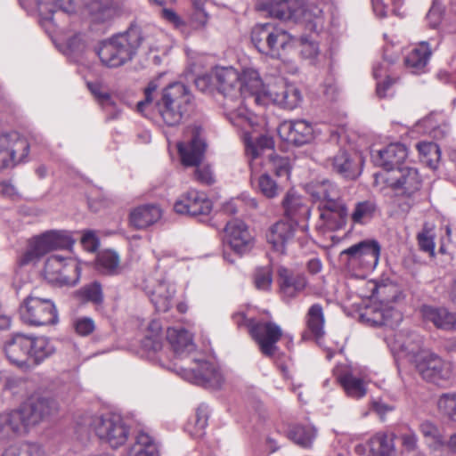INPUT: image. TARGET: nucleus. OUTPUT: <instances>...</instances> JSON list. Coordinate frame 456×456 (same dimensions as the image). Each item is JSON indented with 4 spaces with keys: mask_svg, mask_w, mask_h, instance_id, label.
<instances>
[{
    "mask_svg": "<svg viewBox=\"0 0 456 456\" xmlns=\"http://www.w3.org/2000/svg\"><path fill=\"white\" fill-rule=\"evenodd\" d=\"M167 339L177 356L182 357L195 350L191 335L183 328H168Z\"/></svg>",
    "mask_w": 456,
    "mask_h": 456,
    "instance_id": "obj_34",
    "label": "nucleus"
},
{
    "mask_svg": "<svg viewBox=\"0 0 456 456\" xmlns=\"http://www.w3.org/2000/svg\"><path fill=\"white\" fill-rule=\"evenodd\" d=\"M224 232L227 243L237 254L243 255L253 248V237L241 220L233 219L229 221L225 225Z\"/></svg>",
    "mask_w": 456,
    "mask_h": 456,
    "instance_id": "obj_21",
    "label": "nucleus"
},
{
    "mask_svg": "<svg viewBox=\"0 0 456 456\" xmlns=\"http://www.w3.org/2000/svg\"><path fill=\"white\" fill-rule=\"evenodd\" d=\"M269 12L280 20L305 22L311 31L318 32L323 27L322 10L318 6H306L302 0L273 2L269 6Z\"/></svg>",
    "mask_w": 456,
    "mask_h": 456,
    "instance_id": "obj_5",
    "label": "nucleus"
},
{
    "mask_svg": "<svg viewBox=\"0 0 456 456\" xmlns=\"http://www.w3.org/2000/svg\"><path fill=\"white\" fill-rule=\"evenodd\" d=\"M161 215V209L157 205L145 204L134 208L129 220L136 229H144L158 222Z\"/></svg>",
    "mask_w": 456,
    "mask_h": 456,
    "instance_id": "obj_32",
    "label": "nucleus"
},
{
    "mask_svg": "<svg viewBox=\"0 0 456 456\" xmlns=\"http://www.w3.org/2000/svg\"><path fill=\"white\" fill-rule=\"evenodd\" d=\"M174 209L178 214L207 216L211 212L212 203L204 192L190 190L176 200Z\"/></svg>",
    "mask_w": 456,
    "mask_h": 456,
    "instance_id": "obj_20",
    "label": "nucleus"
},
{
    "mask_svg": "<svg viewBox=\"0 0 456 456\" xmlns=\"http://www.w3.org/2000/svg\"><path fill=\"white\" fill-rule=\"evenodd\" d=\"M385 180L389 187L407 197L417 192L422 183L418 169L410 166L397 167L387 174Z\"/></svg>",
    "mask_w": 456,
    "mask_h": 456,
    "instance_id": "obj_17",
    "label": "nucleus"
},
{
    "mask_svg": "<svg viewBox=\"0 0 456 456\" xmlns=\"http://www.w3.org/2000/svg\"><path fill=\"white\" fill-rule=\"evenodd\" d=\"M138 37L136 31L127 28L125 32L102 41L96 49L102 65L118 68L132 61L135 56Z\"/></svg>",
    "mask_w": 456,
    "mask_h": 456,
    "instance_id": "obj_4",
    "label": "nucleus"
},
{
    "mask_svg": "<svg viewBox=\"0 0 456 456\" xmlns=\"http://www.w3.org/2000/svg\"><path fill=\"white\" fill-rule=\"evenodd\" d=\"M206 150V142L200 136V129L193 131L189 143H178V151L184 166H197L195 179L202 184L210 185L215 183L213 171L208 166H199Z\"/></svg>",
    "mask_w": 456,
    "mask_h": 456,
    "instance_id": "obj_7",
    "label": "nucleus"
},
{
    "mask_svg": "<svg viewBox=\"0 0 456 456\" xmlns=\"http://www.w3.org/2000/svg\"><path fill=\"white\" fill-rule=\"evenodd\" d=\"M128 456H159L156 443L145 432H139L134 443L127 450Z\"/></svg>",
    "mask_w": 456,
    "mask_h": 456,
    "instance_id": "obj_42",
    "label": "nucleus"
},
{
    "mask_svg": "<svg viewBox=\"0 0 456 456\" xmlns=\"http://www.w3.org/2000/svg\"><path fill=\"white\" fill-rule=\"evenodd\" d=\"M159 88L158 80H151L144 89L145 99L137 103V110L140 112H143L145 109L152 103L154 99V94Z\"/></svg>",
    "mask_w": 456,
    "mask_h": 456,
    "instance_id": "obj_61",
    "label": "nucleus"
},
{
    "mask_svg": "<svg viewBox=\"0 0 456 456\" xmlns=\"http://www.w3.org/2000/svg\"><path fill=\"white\" fill-rule=\"evenodd\" d=\"M278 282L281 296L287 303L298 297L307 286L304 274L295 273L285 267L278 270Z\"/></svg>",
    "mask_w": 456,
    "mask_h": 456,
    "instance_id": "obj_23",
    "label": "nucleus"
},
{
    "mask_svg": "<svg viewBox=\"0 0 456 456\" xmlns=\"http://www.w3.org/2000/svg\"><path fill=\"white\" fill-rule=\"evenodd\" d=\"M437 410L444 417L456 418V393H444L437 399Z\"/></svg>",
    "mask_w": 456,
    "mask_h": 456,
    "instance_id": "obj_54",
    "label": "nucleus"
},
{
    "mask_svg": "<svg viewBox=\"0 0 456 456\" xmlns=\"http://www.w3.org/2000/svg\"><path fill=\"white\" fill-rule=\"evenodd\" d=\"M273 282L272 269L270 266L258 267L255 271L254 283L257 289L268 290Z\"/></svg>",
    "mask_w": 456,
    "mask_h": 456,
    "instance_id": "obj_58",
    "label": "nucleus"
},
{
    "mask_svg": "<svg viewBox=\"0 0 456 456\" xmlns=\"http://www.w3.org/2000/svg\"><path fill=\"white\" fill-rule=\"evenodd\" d=\"M208 419V408L200 405L192 419L186 423L184 429L191 437L200 438L205 434Z\"/></svg>",
    "mask_w": 456,
    "mask_h": 456,
    "instance_id": "obj_46",
    "label": "nucleus"
},
{
    "mask_svg": "<svg viewBox=\"0 0 456 456\" xmlns=\"http://www.w3.org/2000/svg\"><path fill=\"white\" fill-rule=\"evenodd\" d=\"M248 329L261 353L268 357L273 356L278 350L276 344L282 337L281 328L273 322L250 321Z\"/></svg>",
    "mask_w": 456,
    "mask_h": 456,
    "instance_id": "obj_14",
    "label": "nucleus"
},
{
    "mask_svg": "<svg viewBox=\"0 0 456 456\" xmlns=\"http://www.w3.org/2000/svg\"><path fill=\"white\" fill-rule=\"evenodd\" d=\"M296 228L292 222L278 221L269 228L266 233L267 242L274 251L279 254H285L286 246L292 240Z\"/></svg>",
    "mask_w": 456,
    "mask_h": 456,
    "instance_id": "obj_25",
    "label": "nucleus"
},
{
    "mask_svg": "<svg viewBox=\"0 0 456 456\" xmlns=\"http://www.w3.org/2000/svg\"><path fill=\"white\" fill-rule=\"evenodd\" d=\"M71 245V238L66 232L49 231L34 240L29 248L20 256L19 262L21 265H25L38 260L49 251L67 248Z\"/></svg>",
    "mask_w": 456,
    "mask_h": 456,
    "instance_id": "obj_10",
    "label": "nucleus"
},
{
    "mask_svg": "<svg viewBox=\"0 0 456 456\" xmlns=\"http://www.w3.org/2000/svg\"><path fill=\"white\" fill-rule=\"evenodd\" d=\"M251 41L259 53L278 59L289 43L290 36L270 23L258 24L252 29Z\"/></svg>",
    "mask_w": 456,
    "mask_h": 456,
    "instance_id": "obj_8",
    "label": "nucleus"
},
{
    "mask_svg": "<svg viewBox=\"0 0 456 456\" xmlns=\"http://www.w3.org/2000/svg\"><path fill=\"white\" fill-rule=\"evenodd\" d=\"M376 326H388L393 328L402 320L401 314L393 307H381L373 311V316L368 319Z\"/></svg>",
    "mask_w": 456,
    "mask_h": 456,
    "instance_id": "obj_48",
    "label": "nucleus"
},
{
    "mask_svg": "<svg viewBox=\"0 0 456 456\" xmlns=\"http://www.w3.org/2000/svg\"><path fill=\"white\" fill-rule=\"evenodd\" d=\"M270 168L278 178L288 179L290 172L289 159L273 153L268 155Z\"/></svg>",
    "mask_w": 456,
    "mask_h": 456,
    "instance_id": "obj_55",
    "label": "nucleus"
},
{
    "mask_svg": "<svg viewBox=\"0 0 456 456\" xmlns=\"http://www.w3.org/2000/svg\"><path fill=\"white\" fill-rule=\"evenodd\" d=\"M257 187L259 191L266 198L272 199L282 191L281 183L274 180L269 174L265 173L258 178Z\"/></svg>",
    "mask_w": 456,
    "mask_h": 456,
    "instance_id": "obj_52",
    "label": "nucleus"
},
{
    "mask_svg": "<svg viewBox=\"0 0 456 456\" xmlns=\"http://www.w3.org/2000/svg\"><path fill=\"white\" fill-rule=\"evenodd\" d=\"M419 154L427 158L426 162L434 167V162H436L440 158V149L437 144L434 142H419L417 144Z\"/></svg>",
    "mask_w": 456,
    "mask_h": 456,
    "instance_id": "obj_59",
    "label": "nucleus"
},
{
    "mask_svg": "<svg viewBox=\"0 0 456 456\" xmlns=\"http://www.w3.org/2000/svg\"><path fill=\"white\" fill-rule=\"evenodd\" d=\"M396 83V78L387 77L384 80H377L376 94L379 98H384L391 94L393 85Z\"/></svg>",
    "mask_w": 456,
    "mask_h": 456,
    "instance_id": "obj_63",
    "label": "nucleus"
},
{
    "mask_svg": "<svg viewBox=\"0 0 456 456\" xmlns=\"http://www.w3.org/2000/svg\"><path fill=\"white\" fill-rule=\"evenodd\" d=\"M324 166L347 179H355L361 173L358 161L346 151H339L333 157L327 159Z\"/></svg>",
    "mask_w": 456,
    "mask_h": 456,
    "instance_id": "obj_27",
    "label": "nucleus"
},
{
    "mask_svg": "<svg viewBox=\"0 0 456 456\" xmlns=\"http://www.w3.org/2000/svg\"><path fill=\"white\" fill-rule=\"evenodd\" d=\"M369 447L372 456H393V439L385 433H378L369 441Z\"/></svg>",
    "mask_w": 456,
    "mask_h": 456,
    "instance_id": "obj_49",
    "label": "nucleus"
},
{
    "mask_svg": "<svg viewBox=\"0 0 456 456\" xmlns=\"http://www.w3.org/2000/svg\"><path fill=\"white\" fill-rule=\"evenodd\" d=\"M300 54L304 59L309 60L313 63L319 54V45L316 41L310 37H301Z\"/></svg>",
    "mask_w": 456,
    "mask_h": 456,
    "instance_id": "obj_57",
    "label": "nucleus"
},
{
    "mask_svg": "<svg viewBox=\"0 0 456 456\" xmlns=\"http://www.w3.org/2000/svg\"><path fill=\"white\" fill-rule=\"evenodd\" d=\"M4 352L12 363L28 367L31 363H41L55 352V348L46 337L14 333L5 342Z\"/></svg>",
    "mask_w": 456,
    "mask_h": 456,
    "instance_id": "obj_2",
    "label": "nucleus"
},
{
    "mask_svg": "<svg viewBox=\"0 0 456 456\" xmlns=\"http://www.w3.org/2000/svg\"><path fill=\"white\" fill-rule=\"evenodd\" d=\"M306 332L303 334V338L313 337L319 339L324 335L325 318L323 308L320 304L312 305L305 317Z\"/></svg>",
    "mask_w": 456,
    "mask_h": 456,
    "instance_id": "obj_38",
    "label": "nucleus"
},
{
    "mask_svg": "<svg viewBox=\"0 0 456 456\" xmlns=\"http://www.w3.org/2000/svg\"><path fill=\"white\" fill-rule=\"evenodd\" d=\"M412 364L423 379L433 383L447 380L452 373L451 362L429 350L419 354Z\"/></svg>",
    "mask_w": 456,
    "mask_h": 456,
    "instance_id": "obj_11",
    "label": "nucleus"
},
{
    "mask_svg": "<svg viewBox=\"0 0 456 456\" xmlns=\"http://www.w3.org/2000/svg\"><path fill=\"white\" fill-rule=\"evenodd\" d=\"M282 203L285 215L289 219V222L294 223L296 227L299 222L309 218L310 208L300 196L289 192Z\"/></svg>",
    "mask_w": 456,
    "mask_h": 456,
    "instance_id": "obj_33",
    "label": "nucleus"
},
{
    "mask_svg": "<svg viewBox=\"0 0 456 456\" xmlns=\"http://www.w3.org/2000/svg\"><path fill=\"white\" fill-rule=\"evenodd\" d=\"M216 78L230 122L241 129L250 127L254 116L245 106V102L266 105L267 89L259 72L253 68H245L240 73L233 68H223L216 72Z\"/></svg>",
    "mask_w": 456,
    "mask_h": 456,
    "instance_id": "obj_1",
    "label": "nucleus"
},
{
    "mask_svg": "<svg viewBox=\"0 0 456 456\" xmlns=\"http://www.w3.org/2000/svg\"><path fill=\"white\" fill-rule=\"evenodd\" d=\"M319 210L322 222V224L319 225L320 228L324 231H337L345 227L348 218V211L343 200Z\"/></svg>",
    "mask_w": 456,
    "mask_h": 456,
    "instance_id": "obj_26",
    "label": "nucleus"
},
{
    "mask_svg": "<svg viewBox=\"0 0 456 456\" xmlns=\"http://www.w3.org/2000/svg\"><path fill=\"white\" fill-rule=\"evenodd\" d=\"M244 142L246 154L250 158L249 167L251 170L254 171L255 161L260 158L265 151H273V140L268 135L253 137L246 133L244 136Z\"/></svg>",
    "mask_w": 456,
    "mask_h": 456,
    "instance_id": "obj_35",
    "label": "nucleus"
},
{
    "mask_svg": "<svg viewBox=\"0 0 456 456\" xmlns=\"http://www.w3.org/2000/svg\"><path fill=\"white\" fill-rule=\"evenodd\" d=\"M350 261L365 271H372L379 264L380 245L377 240H362L342 251Z\"/></svg>",
    "mask_w": 456,
    "mask_h": 456,
    "instance_id": "obj_18",
    "label": "nucleus"
},
{
    "mask_svg": "<svg viewBox=\"0 0 456 456\" xmlns=\"http://www.w3.org/2000/svg\"><path fill=\"white\" fill-rule=\"evenodd\" d=\"M128 29L136 31L139 35L137 45L135 46V54L137 53L140 46H145L149 51H158L159 49V36L161 34L152 28H141L137 25L132 24Z\"/></svg>",
    "mask_w": 456,
    "mask_h": 456,
    "instance_id": "obj_44",
    "label": "nucleus"
},
{
    "mask_svg": "<svg viewBox=\"0 0 456 456\" xmlns=\"http://www.w3.org/2000/svg\"><path fill=\"white\" fill-rule=\"evenodd\" d=\"M265 98L266 104L273 102L286 110L297 108L303 101L300 89L296 85L284 81L269 86Z\"/></svg>",
    "mask_w": 456,
    "mask_h": 456,
    "instance_id": "obj_19",
    "label": "nucleus"
},
{
    "mask_svg": "<svg viewBox=\"0 0 456 456\" xmlns=\"http://www.w3.org/2000/svg\"><path fill=\"white\" fill-rule=\"evenodd\" d=\"M421 314L425 321L432 322L438 329L452 330L456 328V314L444 307L423 305Z\"/></svg>",
    "mask_w": 456,
    "mask_h": 456,
    "instance_id": "obj_31",
    "label": "nucleus"
},
{
    "mask_svg": "<svg viewBox=\"0 0 456 456\" xmlns=\"http://www.w3.org/2000/svg\"><path fill=\"white\" fill-rule=\"evenodd\" d=\"M161 325L158 321H151L148 325V333L145 336L144 346L153 351L161 348Z\"/></svg>",
    "mask_w": 456,
    "mask_h": 456,
    "instance_id": "obj_56",
    "label": "nucleus"
},
{
    "mask_svg": "<svg viewBox=\"0 0 456 456\" xmlns=\"http://www.w3.org/2000/svg\"><path fill=\"white\" fill-rule=\"evenodd\" d=\"M280 133L288 142L303 145L313 139L314 130L310 123L305 120H290L280 126Z\"/></svg>",
    "mask_w": 456,
    "mask_h": 456,
    "instance_id": "obj_28",
    "label": "nucleus"
},
{
    "mask_svg": "<svg viewBox=\"0 0 456 456\" xmlns=\"http://www.w3.org/2000/svg\"><path fill=\"white\" fill-rule=\"evenodd\" d=\"M95 268L103 274L114 275L119 271V257L112 250H106L98 254Z\"/></svg>",
    "mask_w": 456,
    "mask_h": 456,
    "instance_id": "obj_47",
    "label": "nucleus"
},
{
    "mask_svg": "<svg viewBox=\"0 0 456 456\" xmlns=\"http://www.w3.org/2000/svg\"><path fill=\"white\" fill-rule=\"evenodd\" d=\"M378 206L372 200L358 201L351 213L353 223L357 224H365L369 223L376 215Z\"/></svg>",
    "mask_w": 456,
    "mask_h": 456,
    "instance_id": "obj_45",
    "label": "nucleus"
},
{
    "mask_svg": "<svg viewBox=\"0 0 456 456\" xmlns=\"http://www.w3.org/2000/svg\"><path fill=\"white\" fill-rule=\"evenodd\" d=\"M41 15L45 20H53V15L57 10L66 13H72L75 12L74 0H55L53 4L40 3L38 5Z\"/></svg>",
    "mask_w": 456,
    "mask_h": 456,
    "instance_id": "obj_51",
    "label": "nucleus"
},
{
    "mask_svg": "<svg viewBox=\"0 0 456 456\" xmlns=\"http://www.w3.org/2000/svg\"><path fill=\"white\" fill-rule=\"evenodd\" d=\"M423 338L415 332L396 334L395 340V347L397 348L401 353L408 358V360L413 363L418 355L422 352H426L427 349L422 347Z\"/></svg>",
    "mask_w": 456,
    "mask_h": 456,
    "instance_id": "obj_30",
    "label": "nucleus"
},
{
    "mask_svg": "<svg viewBox=\"0 0 456 456\" xmlns=\"http://www.w3.org/2000/svg\"><path fill=\"white\" fill-rule=\"evenodd\" d=\"M87 87L91 94L100 102H107L110 100V95L108 92L102 90V86L98 82H88Z\"/></svg>",
    "mask_w": 456,
    "mask_h": 456,
    "instance_id": "obj_64",
    "label": "nucleus"
},
{
    "mask_svg": "<svg viewBox=\"0 0 456 456\" xmlns=\"http://www.w3.org/2000/svg\"><path fill=\"white\" fill-rule=\"evenodd\" d=\"M76 331L81 336H87L94 330V322L91 318L84 317L74 322Z\"/></svg>",
    "mask_w": 456,
    "mask_h": 456,
    "instance_id": "obj_62",
    "label": "nucleus"
},
{
    "mask_svg": "<svg viewBox=\"0 0 456 456\" xmlns=\"http://www.w3.org/2000/svg\"><path fill=\"white\" fill-rule=\"evenodd\" d=\"M337 380L349 397L360 399L367 393L364 381L355 377L350 370H345L338 374Z\"/></svg>",
    "mask_w": 456,
    "mask_h": 456,
    "instance_id": "obj_40",
    "label": "nucleus"
},
{
    "mask_svg": "<svg viewBox=\"0 0 456 456\" xmlns=\"http://www.w3.org/2000/svg\"><path fill=\"white\" fill-rule=\"evenodd\" d=\"M407 156V147L403 143L395 142L377 151L372 155V158L376 165L383 167L387 174H389L392 170L396 169L397 167H403L402 165Z\"/></svg>",
    "mask_w": 456,
    "mask_h": 456,
    "instance_id": "obj_24",
    "label": "nucleus"
},
{
    "mask_svg": "<svg viewBox=\"0 0 456 456\" xmlns=\"http://www.w3.org/2000/svg\"><path fill=\"white\" fill-rule=\"evenodd\" d=\"M316 436L317 430L311 425H294L287 432L288 438L304 449L313 446Z\"/></svg>",
    "mask_w": 456,
    "mask_h": 456,
    "instance_id": "obj_41",
    "label": "nucleus"
},
{
    "mask_svg": "<svg viewBox=\"0 0 456 456\" xmlns=\"http://www.w3.org/2000/svg\"><path fill=\"white\" fill-rule=\"evenodd\" d=\"M0 456H45V452L37 444L22 443L9 445Z\"/></svg>",
    "mask_w": 456,
    "mask_h": 456,
    "instance_id": "obj_50",
    "label": "nucleus"
},
{
    "mask_svg": "<svg viewBox=\"0 0 456 456\" xmlns=\"http://www.w3.org/2000/svg\"><path fill=\"white\" fill-rule=\"evenodd\" d=\"M419 431L423 436L436 449L442 448L444 444V438L438 427L431 421H424L419 426Z\"/></svg>",
    "mask_w": 456,
    "mask_h": 456,
    "instance_id": "obj_53",
    "label": "nucleus"
},
{
    "mask_svg": "<svg viewBox=\"0 0 456 456\" xmlns=\"http://www.w3.org/2000/svg\"><path fill=\"white\" fill-rule=\"evenodd\" d=\"M89 425L96 436L113 449L124 445L130 433L123 418L113 412L92 416Z\"/></svg>",
    "mask_w": 456,
    "mask_h": 456,
    "instance_id": "obj_6",
    "label": "nucleus"
},
{
    "mask_svg": "<svg viewBox=\"0 0 456 456\" xmlns=\"http://www.w3.org/2000/svg\"><path fill=\"white\" fill-rule=\"evenodd\" d=\"M44 273L50 283L72 286L79 278V267L71 259L52 255L45 261Z\"/></svg>",
    "mask_w": 456,
    "mask_h": 456,
    "instance_id": "obj_12",
    "label": "nucleus"
},
{
    "mask_svg": "<svg viewBox=\"0 0 456 456\" xmlns=\"http://www.w3.org/2000/svg\"><path fill=\"white\" fill-rule=\"evenodd\" d=\"M81 293L83 297L91 302L100 304L102 301V291L100 283L94 282L82 289Z\"/></svg>",
    "mask_w": 456,
    "mask_h": 456,
    "instance_id": "obj_60",
    "label": "nucleus"
},
{
    "mask_svg": "<svg viewBox=\"0 0 456 456\" xmlns=\"http://www.w3.org/2000/svg\"><path fill=\"white\" fill-rule=\"evenodd\" d=\"M184 379L206 388L218 389L224 382L220 369L208 362L197 363L196 368L179 367Z\"/></svg>",
    "mask_w": 456,
    "mask_h": 456,
    "instance_id": "obj_16",
    "label": "nucleus"
},
{
    "mask_svg": "<svg viewBox=\"0 0 456 456\" xmlns=\"http://www.w3.org/2000/svg\"><path fill=\"white\" fill-rule=\"evenodd\" d=\"M88 12L94 22H107L114 19L118 9L113 0H90Z\"/></svg>",
    "mask_w": 456,
    "mask_h": 456,
    "instance_id": "obj_39",
    "label": "nucleus"
},
{
    "mask_svg": "<svg viewBox=\"0 0 456 456\" xmlns=\"http://www.w3.org/2000/svg\"><path fill=\"white\" fill-rule=\"evenodd\" d=\"M19 312L21 321L28 326H46L58 321L53 302L34 295H29L23 300Z\"/></svg>",
    "mask_w": 456,
    "mask_h": 456,
    "instance_id": "obj_9",
    "label": "nucleus"
},
{
    "mask_svg": "<svg viewBox=\"0 0 456 456\" xmlns=\"http://www.w3.org/2000/svg\"><path fill=\"white\" fill-rule=\"evenodd\" d=\"M27 428L49 420L57 411V403L47 397H32L20 409Z\"/></svg>",
    "mask_w": 456,
    "mask_h": 456,
    "instance_id": "obj_15",
    "label": "nucleus"
},
{
    "mask_svg": "<svg viewBox=\"0 0 456 456\" xmlns=\"http://www.w3.org/2000/svg\"><path fill=\"white\" fill-rule=\"evenodd\" d=\"M192 107V95L182 83L167 86L160 98L156 100L154 109L162 121L168 126L179 125Z\"/></svg>",
    "mask_w": 456,
    "mask_h": 456,
    "instance_id": "obj_3",
    "label": "nucleus"
},
{
    "mask_svg": "<svg viewBox=\"0 0 456 456\" xmlns=\"http://www.w3.org/2000/svg\"><path fill=\"white\" fill-rule=\"evenodd\" d=\"M29 151L27 140L18 132L0 135V170L23 161Z\"/></svg>",
    "mask_w": 456,
    "mask_h": 456,
    "instance_id": "obj_13",
    "label": "nucleus"
},
{
    "mask_svg": "<svg viewBox=\"0 0 456 456\" xmlns=\"http://www.w3.org/2000/svg\"><path fill=\"white\" fill-rule=\"evenodd\" d=\"M151 303L159 312H167L172 306L173 297L175 293L174 285L159 281L148 291Z\"/></svg>",
    "mask_w": 456,
    "mask_h": 456,
    "instance_id": "obj_37",
    "label": "nucleus"
},
{
    "mask_svg": "<svg viewBox=\"0 0 456 456\" xmlns=\"http://www.w3.org/2000/svg\"><path fill=\"white\" fill-rule=\"evenodd\" d=\"M431 55V50L427 42H421L417 47L412 49L405 57L404 62L411 72L421 71L427 65Z\"/></svg>",
    "mask_w": 456,
    "mask_h": 456,
    "instance_id": "obj_43",
    "label": "nucleus"
},
{
    "mask_svg": "<svg viewBox=\"0 0 456 456\" xmlns=\"http://www.w3.org/2000/svg\"><path fill=\"white\" fill-rule=\"evenodd\" d=\"M305 190L313 201L319 204V209L343 200L339 188L328 179L312 181L306 184Z\"/></svg>",
    "mask_w": 456,
    "mask_h": 456,
    "instance_id": "obj_22",
    "label": "nucleus"
},
{
    "mask_svg": "<svg viewBox=\"0 0 456 456\" xmlns=\"http://www.w3.org/2000/svg\"><path fill=\"white\" fill-rule=\"evenodd\" d=\"M27 431L28 428L19 410L0 414V441L14 439Z\"/></svg>",
    "mask_w": 456,
    "mask_h": 456,
    "instance_id": "obj_29",
    "label": "nucleus"
},
{
    "mask_svg": "<svg viewBox=\"0 0 456 456\" xmlns=\"http://www.w3.org/2000/svg\"><path fill=\"white\" fill-rule=\"evenodd\" d=\"M244 142L246 154L250 158L249 167L251 170L254 171L255 161L260 158L265 151H273V140L268 135L253 137L246 133L244 136Z\"/></svg>",
    "mask_w": 456,
    "mask_h": 456,
    "instance_id": "obj_36",
    "label": "nucleus"
}]
</instances>
